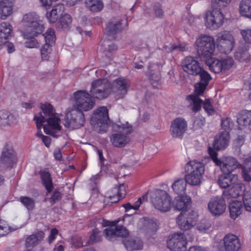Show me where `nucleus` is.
<instances>
[{"instance_id":"28","label":"nucleus","mask_w":251,"mask_h":251,"mask_svg":"<svg viewBox=\"0 0 251 251\" xmlns=\"http://www.w3.org/2000/svg\"><path fill=\"white\" fill-rule=\"evenodd\" d=\"M12 31V26L9 23L3 22L0 24V47L7 43Z\"/></svg>"},{"instance_id":"9","label":"nucleus","mask_w":251,"mask_h":251,"mask_svg":"<svg viewBox=\"0 0 251 251\" xmlns=\"http://www.w3.org/2000/svg\"><path fill=\"white\" fill-rule=\"evenodd\" d=\"M119 222V220L112 222L102 220L101 224L103 226H109L104 230L105 236L107 240L113 241L117 237H124L129 234L128 231L123 226H115Z\"/></svg>"},{"instance_id":"64","label":"nucleus","mask_w":251,"mask_h":251,"mask_svg":"<svg viewBox=\"0 0 251 251\" xmlns=\"http://www.w3.org/2000/svg\"><path fill=\"white\" fill-rule=\"evenodd\" d=\"M33 37H31V38H33ZM25 46L28 48H38L39 46V45L37 40L32 39L25 43Z\"/></svg>"},{"instance_id":"35","label":"nucleus","mask_w":251,"mask_h":251,"mask_svg":"<svg viewBox=\"0 0 251 251\" xmlns=\"http://www.w3.org/2000/svg\"><path fill=\"white\" fill-rule=\"evenodd\" d=\"M239 11L241 16L251 19V0H242Z\"/></svg>"},{"instance_id":"20","label":"nucleus","mask_w":251,"mask_h":251,"mask_svg":"<svg viewBox=\"0 0 251 251\" xmlns=\"http://www.w3.org/2000/svg\"><path fill=\"white\" fill-rule=\"evenodd\" d=\"M220 162L217 166L220 167L224 173H231L235 169L242 166L234 158L231 156L223 157Z\"/></svg>"},{"instance_id":"4","label":"nucleus","mask_w":251,"mask_h":251,"mask_svg":"<svg viewBox=\"0 0 251 251\" xmlns=\"http://www.w3.org/2000/svg\"><path fill=\"white\" fill-rule=\"evenodd\" d=\"M22 22L24 25L27 28L23 33V36L26 38L36 36L42 33L44 28L42 21L34 12L25 14L23 17Z\"/></svg>"},{"instance_id":"18","label":"nucleus","mask_w":251,"mask_h":251,"mask_svg":"<svg viewBox=\"0 0 251 251\" xmlns=\"http://www.w3.org/2000/svg\"><path fill=\"white\" fill-rule=\"evenodd\" d=\"M225 199L223 196H215L211 198L208 203V209L214 216L222 215L226 209Z\"/></svg>"},{"instance_id":"55","label":"nucleus","mask_w":251,"mask_h":251,"mask_svg":"<svg viewBox=\"0 0 251 251\" xmlns=\"http://www.w3.org/2000/svg\"><path fill=\"white\" fill-rule=\"evenodd\" d=\"M10 231V227L6 222L0 220V236L6 235Z\"/></svg>"},{"instance_id":"53","label":"nucleus","mask_w":251,"mask_h":251,"mask_svg":"<svg viewBox=\"0 0 251 251\" xmlns=\"http://www.w3.org/2000/svg\"><path fill=\"white\" fill-rule=\"evenodd\" d=\"M231 1V0H212L213 7L220 9L226 7Z\"/></svg>"},{"instance_id":"21","label":"nucleus","mask_w":251,"mask_h":251,"mask_svg":"<svg viewBox=\"0 0 251 251\" xmlns=\"http://www.w3.org/2000/svg\"><path fill=\"white\" fill-rule=\"evenodd\" d=\"M130 85L128 81L124 78L119 77L113 83L112 89L118 98H123L126 94Z\"/></svg>"},{"instance_id":"32","label":"nucleus","mask_w":251,"mask_h":251,"mask_svg":"<svg viewBox=\"0 0 251 251\" xmlns=\"http://www.w3.org/2000/svg\"><path fill=\"white\" fill-rule=\"evenodd\" d=\"M228 208L230 217L236 219L242 213V203L241 201H233L229 203Z\"/></svg>"},{"instance_id":"14","label":"nucleus","mask_w":251,"mask_h":251,"mask_svg":"<svg viewBox=\"0 0 251 251\" xmlns=\"http://www.w3.org/2000/svg\"><path fill=\"white\" fill-rule=\"evenodd\" d=\"M216 41L218 50L226 54L231 51L235 44L234 37L230 32L227 31L219 32Z\"/></svg>"},{"instance_id":"56","label":"nucleus","mask_w":251,"mask_h":251,"mask_svg":"<svg viewBox=\"0 0 251 251\" xmlns=\"http://www.w3.org/2000/svg\"><path fill=\"white\" fill-rule=\"evenodd\" d=\"M50 46L48 44H45L41 50V55L44 60H48L49 58V54L51 51Z\"/></svg>"},{"instance_id":"17","label":"nucleus","mask_w":251,"mask_h":251,"mask_svg":"<svg viewBox=\"0 0 251 251\" xmlns=\"http://www.w3.org/2000/svg\"><path fill=\"white\" fill-rule=\"evenodd\" d=\"M188 125L185 119L182 117L176 118L171 122L170 133L173 138H182L187 129Z\"/></svg>"},{"instance_id":"42","label":"nucleus","mask_w":251,"mask_h":251,"mask_svg":"<svg viewBox=\"0 0 251 251\" xmlns=\"http://www.w3.org/2000/svg\"><path fill=\"white\" fill-rule=\"evenodd\" d=\"M187 48L185 46L180 44H174L169 43L168 45H164L163 50L167 53H170L174 50L184 51L186 50Z\"/></svg>"},{"instance_id":"48","label":"nucleus","mask_w":251,"mask_h":251,"mask_svg":"<svg viewBox=\"0 0 251 251\" xmlns=\"http://www.w3.org/2000/svg\"><path fill=\"white\" fill-rule=\"evenodd\" d=\"M243 201L245 209L251 212V192L247 191L244 193Z\"/></svg>"},{"instance_id":"36","label":"nucleus","mask_w":251,"mask_h":251,"mask_svg":"<svg viewBox=\"0 0 251 251\" xmlns=\"http://www.w3.org/2000/svg\"><path fill=\"white\" fill-rule=\"evenodd\" d=\"M205 63L209 66V69L215 73L223 71L221 60L215 59L211 56L206 58Z\"/></svg>"},{"instance_id":"38","label":"nucleus","mask_w":251,"mask_h":251,"mask_svg":"<svg viewBox=\"0 0 251 251\" xmlns=\"http://www.w3.org/2000/svg\"><path fill=\"white\" fill-rule=\"evenodd\" d=\"M86 7L91 11L99 12L103 8V3L101 0H86Z\"/></svg>"},{"instance_id":"45","label":"nucleus","mask_w":251,"mask_h":251,"mask_svg":"<svg viewBox=\"0 0 251 251\" xmlns=\"http://www.w3.org/2000/svg\"><path fill=\"white\" fill-rule=\"evenodd\" d=\"M20 201L28 210H32L35 206L34 201L29 197H21Z\"/></svg>"},{"instance_id":"19","label":"nucleus","mask_w":251,"mask_h":251,"mask_svg":"<svg viewBox=\"0 0 251 251\" xmlns=\"http://www.w3.org/2000/svg\"><path fill=\"white\" fill-rule=\"evenodd\" d=\"M181 66L185 72L193 75H198L202 69L198 61L191 56H187L182 62Z\"/></svg>"},{"instance_id":"63","label":"nucleus","mask_w":251,"mask_h":251,"mask_svg":"<svg viewBox=\"0 0 251 251\" xmlns=\"http://www.w3.org/2000/svg\"><path fill=\"white\" fill-rule=\"evenodd\" d=\"M251 172V171H250L244 166L243 167H242V176L244 178V179L247 182H250L251 181V174H250Z\"/></svg>"},{"instance_id":"29","label":"nucleus","mask_w":251,"mask_h":251,"mask_svg":"<svg viewBox=\"0 0 251 251\" xmlns=\"http://www.w3.org/2000/svg\"><path fill=\"white\" fill-rule=\"evenodd\" d=\"M128 235V234L126 237H124L125 239L123 240V243L127 250L132 251L142 249L143 243L139 238L129 237H127Z\"/></svg>"},{"instance_id":"15","label":"nucleus","mask_w":251,"mask_h":251,"mask_svg":"<svg viewBox=\"0 0 251 251\" xmlns=\"http://www.w3.org/2000/svg\"><path fill=\"white\" fill-rule=\"evenodd\" d=\"M187 244V238L184 233L173 234L167 241V246L172 251H185Z\"/></svg>"},{"instance_id":"40","label":"nucleus","mask_w":251,"mask_h":251,"mask_svg":"<svg viewBox=\"0 0 251 251\" xmlns=\"http://www.w3.org/2000/svg\"><path fill=\"white\" fill-rule=\"evenodd\" d=\"M186 183H187L185 180L179 179L172 184V187L176 193L179 195H183V194L185 193Z\"/></svg>"},{"instance_id":"47","label":"nucleus","mask_w":251,"mask_h":251,"mask_svg":"<svg viewBox=\"0 0 251 251\" xmlns=\"http://www.w3.org/2000/svg\"><path fill=\"white\" fill-rule=\"evenodd\" d=\"M205 123V119L201 115L196 117L194 120L193 128L194 130H198L202 128Z\"/></svg>"},{"instance_id":"58","label":"nucleus","mask_w":251,"mask_h":251,"mask_svg":"<svg viewBox=\"0 0 251 251\" xmlns=\"http://www.w3.org/2000/svg\"><path fill=\"white\" fill-rule=\"evenodd\" d=\"M240 33L244 40L246 43L251 44V28L242 29Z\"/></svg>"},{"instance_id":"26","label":"nucleus","mask_w":251,"mask_h":251,"mask_svg":"<svg viewBox=\"0 0 251 251\" xmlns=\"http://www.w3.org/2000/svg\"><path fill=\"white\" fill-rule=\"evenodd\" d=\"M238 176L231 173H224L219 176L218 184L223 188H226L237 182Z\"/></svg>"},{"instance_id":"24","label":"nucleus","mask_w":251,"mask_h":251,"mask_svg":"<svg viewBox=\"0 0 251 251\" xmlns=\"http://www.w3.org/2000/svg\"><path fill=\"white\" fill-rule=\"evenodd\" d=\"M223 241L226 251H237L241 247L239 238L234 234H227L225 236Z\"/></svg>"},{"instance_id":"1","label":"nucleus","mask_w":251,"mask_h":251,"mask_svg":"<svg viewBox=\"0 0 251 251\" xmlns=\"http://www.w3.org/2000/svg\"><path fill=\"white\" fill-rule=\"evenodd\" d=\"M42 112L36 115L34 120L36 121L38 129L43 126L45 132L57 138L61 135L60 119L54 112L53 107L50 104H43L41 106Z\"/></svg>"},{"instance_id":"59","label":"nucleus","mask_w":251,"mask_h":251,"mask_svg":"<svg viewBox=\"0 0 251 251\" xmlns=\"http://www.w3.org/2000/svg\"><path fill=\"white\" fill-rule=\"evenodd\" d=\"M162 68V64L158 63H150L149 65V74L154 73H159Z\"/></svg>"},{"instance_id":"3","label":"nucleus","mask_w":251,"mask_h":251,"mask_svg":"<svg viewBox=\"0 0 251 251\" xmlns=\"http://www.w3.org/2000/svg\"><path fill=\"white\" fill-rule=\"evenodd\" d=\"M114 130L117 133L112 134L110 136V141L112 145L116 148H124L130 141L128 134L132 132V127L127 122L120 125L114 124L112 125Z\"/></svg>"},{"instance_id":"49","label":"nucleus","mask_w":251,"mask_h":251,"mask_svg":"<svg viewBox=\"0 0 251 251\" xmlns=\"http://www.w3.org/2000/svg\"><path fill=\"white\" fill-rule=\"evenodd\" d=\"M221 126L222 128L225 130L224 131H228L233 128L234 123L230 118H226V119H222Z\"/></svg>"},{"instance_id":"33","label":"nucleus","mask_w":251,"mask_h":251,"mask_svg":"<svg viewBox=\"0 0 251 251\" xmlns=\"http://www.w3.org/2000/svg\"><path fill=\"white\" fill-rule=\"evenodd\" d=\"M64 7L62 4H58L53 7L52 10L46 14L47 17L50 23H54L58 19L60 15L63 12Z\"/></svg>"},{"instance_id":"30","label":"nucleus","mask_w":251,"mask_h":251,"mask_svg":"<svg viewBox=\"0 0 251 251\" xmlns=\"http://www.w3.org/2000/svg\"><path fill=\"white\" fill-rule=\"evenodd\" d=\"M13 3L10 0H2L0 2V18L5 19L13 12Z\"/></svg>"},{"instance_id":"5","label":"nucleus","mask_w":251,"mask_h":251,"mask_svg":"<svg viewBox=\"0 0 251 251\" xmlns=\"http://www.w3.org/2000/svg\"><path fill=\"white\" fill-rule=\"evenodd\" d=\"M186 182L193 186L199 185L201 182L204 172V164L195 160L191 161L185 166Z\"/></svg>"},{"instance_id":"7","label":"nucleus","mask_w":251,"mask_h":251,"mask_svg":"<svg viewBox=\"0 0 251 251\" xmlns=\"http://www.w3.org/2000/svg\"><path fill=\"white\" fill-rule=\"evenodd\" d=\"M197 50L200 56L207 58L212 56L215 48L214 39L210 36L203 35L196 41Z\"/></svg>"},{"instance_id":"31","label":"nucleus","mask_w":251,"mask_h":251,"mask_svg":"<svg viewBox=\"0 0 251 251\" xmlns=\"http://www.w3.org/2000/svg\"><path fill=\"white\" fill-rule=\"evenodd\" d=\"M123 28L120 20L110 21L105 28L106 34L108 36H113L117 33L122 31Z\"/></svg>"},{"instance_id":"6","label":"nucleus","mask_w":251,"mask_h":251,"mask_svg":"<svg viewBox=\"0 0 251 251\" xmlns=\"http://www.w3.org/2000/svg\"><path fill=\"white\" fill-rule=\"evenodd\" d=\"M108 122V112L105 106L98 108L91 119L94 130L99 133H104L107 131Z\"/></svg>"},{"instance_id":"22","label":"nucleus","mask_w":251,"mask_h":251,"mask_svg":"<svg viewBox=\"0 0 251 251\" xmlns=\"http://www.w3.org/2000/svg\"><path fill=\"white\" fill-rule=\"evenodd\" d=\"M191 205V198L186 195H178L176 197L173 202L174 207L178 211H181V212H188Z\"/></svg>"},{"instance_id":"8","label":"nucleus","mask_w":251,"mask_h":251,"mask_svg":"<svg viewBox=\"0 0 251 251\" xmlns=\"http://www.w3.org/2000/svg\"><path fill=\"white\" fill-rule=\"evenodd\" d=\"M112 91V86L107 79H98L91 83L90 90L93 98L103 100L107 98Z\"/></svg>"},{"instance_id":"62","label":"nucleus","mask_w":251,"mask_h":251,"mask_svg":"<svg viewBox=\"0 0 251 251\" xmlns=\"http://www.w3.org/2000/svg\"><path fill=\"white\" fill-rule=\"evenodd\" d=\"M61 198V194L58 191L55 190L50 199L51 204H54L57 201L60 200Z\"/></svg>"},{"instance_id":"50","label":"nucleus","mask_w":251,"mask_h":251,"mask_svg":"<svg viewBox=\"0 0 251 251\" xmlns=\"http://www.w3.org/2000/svg\"><path fill=\"white\" fill-rule=\"evenodd\" d=\"M222 65L223 71H226L230 69L234 64V61L232 58L230 57H227L226 58L223 59L221 60Z\"/></svg>"},{"instance_id":"61","label":"nucleus","mask_w":251,"mask_h":251,"mask_svg":"<svg viewBox=\"0 0 251 251\" xmlns=\"http://www.w3.org/2000/svg\"><path fill=\"white\" fill-rule=\"evenodd\" d=\"M208 152L212 160H213L214 162L216 164V165H217L218 163H220V160H221V159H219L217 158V153L214 149L209 147L208 148Z\"/></svg>"},{"instance_id":"34","label":"nucleus","mask_w":251,"mask_h":251,"mask_svg":"<svg viewBox=\"0 0 251 251\" xmlns=\"http://www.w3.org/2000/svg\"><path fill=\"white\" fill-rule=\"evenodd\" d=\"M237 123L241 126H249L251 131V111H241L238 115Z\"/></svg>"},{"instance_id":"41","label":"nucleus","mask_w":251,"mask_h":251,"mask_svg":"<svg viewBox=\"0 0 251 251\" xmlns=\"http://www.w3.org/2000/svg\"><path fill=\"white\" fill-rule=\"evenodd\" d=\"M248 48L246 46H240L235 53V58L239 61H243L248 57Z\"/></svg>"},{"instance_id":"46","label":"nucleus","mask_w":251,"mask_h":251,"mask_svg":"<svg viewBox=\"0 0 251 251\" xmlns=\"http://www.w3.org/2000/svg\"><path fill=\"white\" fill-rule=\"evenodd\" d=\"M4 153L3 157H1L0 163L5 167H11L16 162L15 156H7Z\"/></svg>"},{"instance_id":"39","label":"nucleus","mask_w":251,"mask_h":251,"mask_svg":"<svg viewBox=\"0 0 251 251\" xmlns=\"http://www.w3.org/2000/svg\"><path fill=\"white\" fill-rule=\"evenodd\" d=\"M40 175L43 184L45 186L48 193H50L53 188L52 182L50 174L46 171H41Z\"/></svg>"},{"instance_id":"60","label":"nucleus","mask_w":251,"mask_h":251,"mask_svg":"<svg viewBox=\"0 0 251 251\" xmlns=\"http://www.w3.org/2000/svg\"><path fill=\"white\" fill-rule=\"evenodd\" d=\"M5 154V156H15L14 154V151L11 146L6 145L3 149L2 151V155L1 157H3V155Z\"/></svg>"},{"instance_id":"16","label":"nucleus","mask_w":251,"mask_h":251,"mask_svg":"<svg viewBox=\"0 0 251 251\" xmlns=\"http://www.w3.org/2000/svg\"><path fill=\"white\" fill-rule=\"evenodd\" d=\"M197 216V213L192 210L188 212H181L176 219L180 228L184 230L191 229L196 224Z\"/></svg>"},{"instance_id":"12","label":"nucleus","mask_w":251,"mask_h":251,"mask_svg":"<svg viewBox=\"0 0 251 251\" xmlns=\"http://www.w3.org/2000/svg\"><path fill=\"white\" fill-rule=\"evenodd\" d=\"M204 21L207 28L211 30H215L223 25L224 15L221 9L214 7L212 11H209L206 13Z\"/></svg>"},{"instance_id":"37","label":"nucleus","mask_w":251,"mask_h":251,"mask_svg":"<svg viewBox=\"0 0 251 251\" xmlns=\"http://www.w3.org/2000/svg\"><path fill=\"white\" fill-rule=\"evenodd\" d=\"M44 235V233L40 231L30 235L26 239V247H30L35 246L43 239Z\"/></svg>"},{"instance_id":"23","label":"nucleus","mask_w":251,"mask_h":251,"mask_svg":"<svg viewBox=\"0 0 251 251\" xmlns=\"http://www.w3.org/2000/svg\"><path fill=\"white\" fill-rule=\"evenodd\" d=\"M229 134L228 131H222L214 137L213 145L216 150L225 149L229 145Z\"/></svg>"},{"instance_id":"2","label":"nucleus","mask_w":251,"mask_h":251,"mask_svg":"<svg viewBox=\"0 0 251 251\" xmlns=\"http://www.w3.org/2000/svg\"><path fill=\"white\" fill-rule=\"evenodd\" d=\"M198 75H200V81L195 85L194 94L186 97L188 107L195 113L200 111L201 108L202 101L199 96L202 95L209 81L212 79L210 74L202 69Z\"/></svg>"},{"instance_id":"27","label":"nucleus","mask_w":251,"mask_h":251,"mask_svg":"<svg viewBox=\"0 0 251 251\" xmlns=\"http://www.w3.org/2000/svg\"><path fill=\"white\" fill-rule=\"evenodd\" d=\"M16 123L17 119L13 114L7 110H0V127H9Z\"/></svg>"},{"instance_id":"54","label":"nucleus","mask_w":251,"mask_h":251,"mask_svg":"<svg viewBox=\"0 0 251 251\" xmlns=\"http://www.w3.org/2000/svg\"><path fill=\"white\" fill-rule=\"evenodd\" d=\"M101 235L100 234V231L98 229L95 228L93 229L92 233L90 236L89 242L91 244L97 243L101 240Z\"/></svg>"},{"instance_id":"10","label":"nucleus","mask_w":251,"mask_h":251,"mask_svg":"<svg viewBox=\"0 0 251 251\" xmlns=\"http://www.w3.org/2000/svg\"><path fill=\"white\" fill-rule=\"evenodd\" d=\"M151 201L156 209L163 212L169 211L172 206L171 198L164 190H156L153 192Z\"/></svg>"},{"instance_id":"11","label":"nucleus","mask_w":251,"mask_h":251,"mask_svg":"<svg viewBox=\"0 0 251 251\" xmlns=\"http://www.w3.org/2000/svg\"><path fill=\"white\" fill-rule=\"evenodd\" d=\"M85 121L84 114L83 112L75 108L69 109L66 112L63 124L66 127L75 129L82 126Z\"/></svg>"},{"instance_id":"13","label":"nucleus","mask_w":251,"mask_h":251,"mask_svg":"<svg viewBox=\"0 0 251 251\" xmlns=\"http://www.w3.org/2000/svg\"><path fill=\"white\" fill-rule=\"evenodd\" d=\"M74 98L76 108L81 111L90 110L94 106V98L85 91L80 90L76 92L74 94Z\"/></svg>"},{"instance_id":"51","label":"nucleus","mask_w":251,"mask_h":251,"mask_svg":"<svg viewBox=\"0 0 251 251\" xmlns=\"http://www.w3.org/2000/svg\"><path fill=\"white\" fill-rule=\"evenodd\" d=\"M72 22V17L69 14H65L60 19V23L62 27L66 28L71 24Z\"/></svg>"},{"instance_id":"57","label":"nucleus","mask_w":251,"mask_h":251,"mask_svg":"<svg viewBox=\"0 0 251 251\" xmlns=\"http://www.w3.org/2000/svg\"><path fill=\"white\" fill-rule=\"evenodd\" d=\"M211 226L209 221L206 219L202 220L198 225L197 228L201 231H204L208 230Z\"/></svg>"},{"instance_id":"44","label":"nucleus","mask_w":251,"mask_h":251,"mask_svg":"<svg viewBox=\"0 0 251 251\" xmlns=\"http://www.w3.org/2000/svg\"><path fill=\"white\" fill-rule=\"evenodd\" d=\"M43 35L46 41V44L52 46L54 43L56 37L53 29H48Z\"/></svg>"},{"instance_id":"25","label":"nucleus","mask_w":251,"mask_h":251,"mask_svg":"<svg viewBox=\"0 0 251 251\" xmlns=\"http://www.w3.org/2000/svg\"><path fill=\"white\" fill-rule=\"evenodd\" d=\"M245 186L242 183H235L227 190L224 191L223 196L226 200L236 198L245 192Z\"/></svg>"},{"instance_id":"43","label":"nucleus","mask_w":251,"mask_h":251,"mask_svg":"<svg viewBox=\"0 0 251 251\" xmlns=\"http://www.w3.org/2000/svg\"><path fill=\"white\" fill-rule=\"evenodd\" d=\"M117 191V195L114 196H109V198L112 203H116L118 202L121 199H122L125 197L126 194L125 186L123 184H121L119 186Z\"/></svg>"},{"instance_id":"52","label":"nucleus","mask_w":251,"mask_h":251,"mask_svg":"<svg viewBox=\"0 0 251 251\" xmlns=\"http://www.w3.org/2000/svg\"><path fill=\"white\" fill-rule=\"evenodd\" d=\"M201 105L203 104V109L205 112L209 115H212L215 113V109L212 106L209 100H206L203 101L202 100Z\"/></svg>"}]
</instances>
